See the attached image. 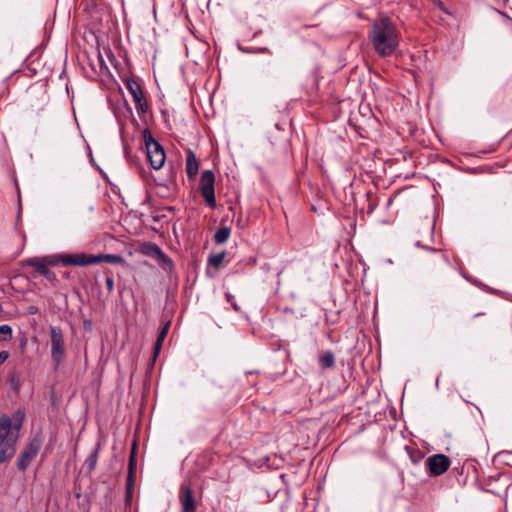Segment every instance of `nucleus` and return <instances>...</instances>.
Wrapping results in <instances>:
<instances>
[{
  "label": "nucleus",
  "instance_id": "nucleus-22",
  "mask_svg": "<svg viewBox=\"0 0 512 512\" xmlns=\"http://www.w3.org/2000/svg\"><path fill=\"white\" fill-rule=\"evenodd\" d=\"M135 466H136L135 457H134V454L132 453L130 456L129 465H128V470H129L128 471V486L131 485V482L133 480Z\"/></svg>",
  "mask_w": 512,
  "mask_h": 512
},
{
  "label": "nucleus",
  "instance_id": "nucleus-20",
  "mask_svg": "<svg viewBox=\"0 0 512 512\" xmlns=\"http://www.w3.org/2000/svg\"><path fill=\"white\" fill-rule=\"evenodd\" d=\"M365 197H366V200L368 202L367 208H366L367 213L371 214V213H373V211L375 210V208L378 205V199L376 197V194L373 193L372 191H367L365 193Z\"/></svg>",
  "mask_w": 512,
  "mask_h": 512
},
{
  "label": "nucleus",
  "instance_id": "nucleus-18",
  "mask_svg": "<svg viewBox=\"0 0 512 512\" xmlns=\"http://www.w3.org/2000/svg\"><path fill=\"white\" fill-rule=\"evenodd\" d=\"M231 234V229L227 226H221L219 227L215 234H214V240L217 244H222L226 242Z\"/></svg>",
  "mask_w": 512,
  "mask_h": 512
},
{
  "label": "nucleus",
  "instance_id": "nucleus-10",
  "mask_svg": "<svg viewBox=\"0 0 512 512\" xmlns=\"http://www.w3.org/2000/svg\"><path fill=\"white\" fill-rule=\"evenodd\" d=\"M43 259L49 266H57L62 264L63 266H80L81 267V253H62L52 254L43 256Z\"/></svg>",
  "mask_w": 512,
  "mask_h": 512
},
{
  "label": "nucleus",
  "instance_id": "nucleus-6",
  "mask_svg": "<svg viewBox=\"0 0 512 512\" xmlns=\"http://www.w3.org/2000/svg\"><path fill=\"white\" fill-rule=\"evenodd\" d=\"M215 175L212 170H204L200 177L199 189L201 196L205 200L207 206L211 209L216 208L215 198Z\"/></svg>",
  "mask_w": 512,
  "mask_h": 512
},
{
  "label": "nucleus",
  "instance_id": "nucleus-1",
  "mask_svg": "<svg viewBox=\"0 0 512 512\" xmlns=\"http://www.w3.org/2000/svg\"><path fill=\"white\" fill-rule=\"evenodd\" d=\"M368 38L374 50L382 57L391 56L399 46V32L387 16L380 17L371 24Z\"/></svg>",
  "mask_w": 512,
  "mask_h": 512
},
{
  "label": "nucleus",
  "instance_id": "nucleus-12",
  "mask_svg": "<svg viewBox=\"0 0 512 512\" xmlns=\"http://www.w3.org/2000/svg\"><path fill=\"white\" fill-rule=\"evenodd\" d=\"M181 512H196V502L193 490L189 484L183 483L179 490Z\"/></svg>",
  "mask_w": 512,
  "mask_h": 512
},
{
  "label": "nucleus",
  "instance_id": "nucleus-36",
  "mask_svg": "<svg viewBox=\"0 0 512 512\" xmlns=\"http://www.w3.org/2000/svg\"><path fill=\"white\" fill-rule=\"evenodd\" d=\"M481 315H483V313H476L475 316L477 317V316H481Z\"/></svg>",
  "mask_w": 512,
  "mask_h": 512
},
{
  "label": "nucleus",
  "instance_id": "nucleus-28",
  "mask_svg": "<svg viewBox=\"0 0 512 512\" xmlns=\"http://www.w3.org/2000/svg\"><path fill=\"white\" fill-rule=\"evenodd\" d=\"M162 343H163L162 341H159L158 339H156V342L154 344L153 360H155L156 357L158 356L160 349L162 347Z\"/></svg>",
  "mask_w": 512,
  "mask_h": 512
},
{
  "label": "nucleus",
  "instance_id": "nucleus-4",
  "mask_svg": "<svg viewBox=\"0 0 512 512\" xmlns=\"http://www.w3.org/2000/svg\"><path fill=\"white\" fill-rule=\"evenodd\" d=\"M123 82L132 96L138 114L147 113L149 104L139 80L134 76H130L124 79Z\"/></svg>",
  "mask_w": 512,
  "mask_h": 512
},
{
  "label": "nucleus",
  "instance_id": "nucleus-17",
  "mask_svg": "<svg viewBox=\"0 0 512 512\" xmlns=\"http://www.w3.org/2000/svg\"><path fill=\"white\" fill-rule=\"evenodd\" d=\"M319 365L322 369H331L335 366V357L332 351L328 350L319 356Z\"/></svg>",
  "mask_w": 512,
  "mask_h": 512
},
{
  "label": "nucleus",
  "instance_id": "nucleus-5",
  "mask_svg": "<svg viewBox=\"0 0 512 512\" xmlns=\"http://www.w3.org/2000/svg\"><path fill=\"white\" fill-rule=\"evenodd\" d=\"M51 358L58 367L65 359V338L63 330L58 326L50 327Z\"/></svg>",
  "mask_w": 512,
  "mask_h": 512
},
{
  "label": "nucleus",
  "instance_id": "nucleus-31",
  "mask_svg": "<svg viewBox=\"0 0 512 512\" xmlns=\"http://www.w3.org/2000/svg\"><path fill=\"white\" fill-rule=\"evenodd\" d=\"M435 5H437L441 10L445 11L444 4L440 0H434Z\"/></svg>",
  "mask_w": 512,
  "mask_h": 512
},
{
  "label": "nucleus",
  "instance_id": "nucleus-21",
  "mask_svg": "<svg viewBox=\"0 0 512 512\" xmlns=\"http://www.w3.org/2000/svg\"><path fill=\"white\" fill-rule=\"evenodd\" d=\"M224 257V252L213 254L208 258V263L214 268H219L224 260Z\"/></svg>",
  "mask_w": 512,
  "mask_h": 512
},
{
  "label": "nucleus",
  "instance_id": "nucleus-33",
  "mask_svg": "<svg viewBox=\"0 0 512 512\" xmlns=\"http://www.w3.org/2000/svg\"><path fill=\"white\" fill-rule=\"evenodd\" d=\"M125 106H126V111H127L128 115L132 117L133 116V112H132L131 107L128 105L127 102H125Z\"/></svg>",
  "mask_w": 512,
  "mask_h": 512
},
{
  "label": "nucleus",
  "instance_id": "nucleus-14",
  "mask_svg": "<svg viewBox=\"0 0 512 512\" xmlns=\"http://www.w3.org/2000/svg\"><path fill=\"white\" fill-rule=\"evenodd\" d=\"M22 265L24 267L34 268L39 275H42L48 269L43 257H32L25 259L22 262Z\"/></svg>",
  "mask_w": 512,
  "mask_h": 512
},
{
  "label": "nucleus",
  "instance_id": "nucleus-7",
  "mask_svg": "<svg viewBox=\"0 0 512 512\" xmlns=\"http://www.w3.org/2000/svg\"><path fill=\"white\" fill-rule=\"evenodd\" d=\"M41 446L42 440L39 437H34L28 442L17 460V468L20 471H24L30 466L33 459L37 456Z\"/></svg>",
  "mask_w": 512,
  "mask_h": 512
},
{
  "label": "nucleus",
  "instance_id": "nucleus-2",
  "mask_svg": "<svg viewBox=\"0 0 512 512\" xmlns=\"http://www.w3.org/2000/svg\"><path fill=\"white\" fill-rule=\"evenodd\" d=\"M21 419L12 424V420L9 416L3 415L0 417V462L3 463L10 460L16 452V444L19 438V432L22 426Z\"/></svg>",
  "mask_w": 512,
  "mask_h": 512
},
{
  "label": "nucleus",
  "instance_id": "nucleus-32",
  "mask_svg": "<svg viewBox=\"0 0 512 512\" xmlns=\"http://www.w3.org/2000/svg\"><path fill=\"white\" fill-rule=\"evenodd\" d=\"M397 196V193H395L392 197H390L388 200H387V203H386V206L387 207H390L394 201V198Z\"/></svg>",
  "mask_w": 512,
  "mask_h": 512
},
{
  "label": "nucleus",
  "instance_id": "nucleus-13",
  "mask_svg": "<svg viewBox=\"0 0 512 512\" xmlns=\"http://www.w3.org/2000/svg\"><path fill=\"white\" fill-rule=\"evenodd\" d=\"M186 173L189 179L196 177L199 171V162L195 153L191 149L186 151Z\"/></svg>",
  "mask_w": 512,
  "mask_h": 512
},
{
  "label": "nucleus",
  "instance_id": "nucleus-19",
  "mask_svg": "<svg viewBox=\"0 0 512 512\" xmlns=\"http://www.w3.org/2000/svg\"><path fill=\"white\" fill-rule=\"evenodd\" d=\"M156 260L158 264L161 265L165 270H172L174 266L172 259L163 251L159 253V255L156 257Z\"/></svg>",
  "mask_w": 512,
  "mask_h": 512
},
{
  "label": "nucleus",
  "instance_id": "nucleus-27",
  "mask_svg": "<svg viewBox=\"0 0 512 512\" xmlns=\"http://www.w3.org/2000/svg\"><path fill=\"white\" fill-rule=\"evenodd\" d=\"M10 385L13 391L18 392L20 389L19 379L16 376L10 378Z\"/></svg>",
  "mask_w": 512,
  "mask_h": 512
},
{
  "label": "nucleus",
  "instance_id": "nucleus-16",
  "mask_svg": "<svg viewBox=\"0 0 512 512\" xmlns=\"http://www.w3.org/2000/svg\"><path fill=\"white\" fill-rule=\"evenodd\" d=\"M162 249L153 242H146L141 245L140 252L148 257L156 259Z\"/></svg>",
  "mask_w": 512,
  "mask_h": 512
},
{
  "label": "nucleus",
  "instance_id": "nucleus-26",
  "mask_svg": "<svg viewBox=\"0 0 512 512\" xmlns=\"http://www.w3.org/2000/svg\"><path fill=\"white\" fill-rule=\"evenodd\" d=\"M41 276L45 277L51 283L57 282V277L55 273L49 270V268Z\"/></svg>",
  "mask_w": 512,
  "mask_h": 512
},
{
  "label": "nucleus",
  "instance_id": "nucleus-11",
  "mask_svg": "<svg viewBox=\"0 0 512 512\" xmlns=\"http://www.w3.org/2000/svg\"><path fill=\"white\" fill-rule=\"evenodd\" d=\"M101 262H106L110 264H122L124 263V259L121 255L117 254H86L81 253V267L98 264Z\"/></svg>",
  "mask_w": 512,
  "mask_h": 512
},
{
  "label": "nucleus",
  "instance_id": "nucleus-8",
  "mask_svg": "<svg viewBox=\"0 0 512 512\" xmlns=\"http://www.w3.org/2000/svg\"><path fill=\"white\" fill-rule=\"evenodd\" d=\"M451 460L445 454H434L425 461L427 473L430 476H441L449 469Z\"/></svg>",
  "mask_w": 512,
  "mask_h": 512
},
{
  "label": "nucleus",
  "instance_id": "nucleus-15",
  "mask_svg": "<svg viewBox=\"0 0 512 512\" xmlns=\"http://www.w3.org/2000/svg\"><path fill=\"white\" fill-rule=\"evenodd\" d=\"M99 452L100 445H97L85 459L84 467L86 468L88 474L92 473L95 470L98 462Z\"/></svg>",
  "mask_w": 512,
  "mask_h": 512
},
{
  "label": "nucleus",
  "instance_id": "nucleus-3",
  "mask_svg": "<svg viewBox=\"0 0 512 512\" xmlns=\"http://www.w3.org/2000/svg\"><path fill=\"white\" fill-rule=\"evenodd\" d=\"M143 139L146 148L147 159L152 168L158 170L163 167L166 159L164 148L155 140L148 128L143 130Z\"/></svg>",
  "mask_w": 512,
  "mask_h": 512
},
{
  "label": "nucleus",
  "instance_id": "nucleus-9",
  "mask_svg": "<svg viewBox=\"0 0 512 512\" xmlns=\"http://www.w3.org/2000/svg\"><path fill=\"white\" fill-rule=\"evenodd\" d=\"M425 267L431 271H439L448 267L450 262L447 255L438 249H428V253L423 259Z\"/></svg>",
  "mask_w": 512,
  "mask_h": 512
},
{
  "label": "nucleus",
  "instance_id": "nucleus-35",
  "mask_svg": "<svg viewBox=\"0 0 512 512\" xmlns=\"http://www.w3.org/2000/svg\"><path fill=\"white\" fill-rule=\"evenodd\" d=\"M63 277H64L65 279H70V278H71V273H70V272H64V273H63Z\"/></svg>",
  "mask_w": 512,
  "mask_h": 512
},
{
  "label": "nucleus",
  "instance_id": "nucleus-30",
  "mask_svg": "<svg viewBox=\"0 0 512 512\" xmlns=\"http://www.w3.org/2000/svg\"><path fill=\"white\" fill-rule=\"evenodd\" d=\"M416 454H417L416 456L411 455V459L414 463H417L419 460H421L424 457V455L420 451H416Z\"/></svg>",
  "mask_w": 512,
  "mask_h": 512
},
{
  "label": "nucleus",
  "instance_id": "nucleus-29",
  "mask_svg": "<svg viewBox=\"0 0 512 512\" xmlns=\"http://www.w3.org/2000/svg\"><path fill=\"white\" fill-rule=\"evenodd\" d=\"M226 297H227V301H228V302H230V303L232 304V306H233L234 310H235V311H239V310H240L239 306H238L234 301H232V299H233L234 297H233L232 295H230V294H226Z\"/></svg>",
  "mask_w": 512,
  "mask_h": 512
},
{
  "label": "nucleus",
  "instance_id": "nucleus-34",
  "mask_svg": "<svg viewBox=\"0 0 512 512\" xmlns=\"http://www.w3.org/2000/svg\"><path fill=\"white\" fill-rule=\"evenodd\" d=\"M29 313H30V314H35V313H37V308H36L35 306H31V307H29Z\"/></svg>",
  "mask_w": 512,
  "mask_h": 512
},
{
  "label": "nucleus",
  "instance_id": "nucleus-23",
  "mask_svg": "<svg viewBox=\"0 0 512 512\" xmlns=\"http://www.w3.org/2000/svg\"><path fill=\"white\" fill-rule=\"evenodd\" d=\"M106 279L105 284L108 290V293L111 294L114 291V279L112 276V272L110 270L105 271Z\"/></svg>",
  "mask_w": 512,
  "mask_h": 512
},
{
  "label": "nucleus",
  "instance_id": "nucleus-24",
  "mask_svg": "<svg viewBox=\"0 0 512 512\" xmlns=\"http://www.w3.org/2000/svg\"><path fill=\"white\" fill-rule=\"evenodd\" d=\"M0 335L5 336L3 338L4 340H6L7 337L10 339L12 337V328L7 324L1 325L0 326Z\"/></svg>",
  "mask_w": 512,
  "mask_h": 512
},
{
  "label": "nucleus",
  "instance_id": "nucleus-25",
  "mask_svg": "<svg viewBox=\"0 0 512 512\" xmlns=\"http://www.w3.org/2000/svg\"><path fill=\"white\" fill-rule=\"evenodd\" d=\"M169 328H170V322H167V323L162 327L161 331H160V332H159V334H158L157 339H158L159 341H162V342L164 341V339H165V338H166V336H167V333H168Z\"/></svg>",
  "mask_w": 512,
  "mask_h": 512
}]
</instances>
